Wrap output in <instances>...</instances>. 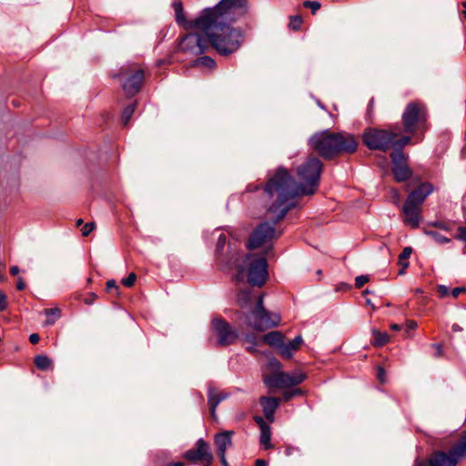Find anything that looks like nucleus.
<instances>
[{
	"mask_svg": "<svg viewBox=\"0 0 466 466\" xmlns=\"http://www.w3.org/2000/svg\"><path fill=\"white\" fill-rule=\"evenodd\" d=\"M34 363L38 370H47L52 366V360L46 355H37L35 357Z\"/></svg>",
	"mask_w": 466,
	"mask_h": 466,
	"instance_id": "c85d7f7f",
	"label": "nucleus"
},
{
	"mask_svg": "<svg viewBox=\"0 0 466 466\" xmlns=\"http://www.w3.org/2000/svg\"><path fill=\"white\" fill-rule=\"evenodd\" d=\"M373 105H374V98H371L370 103H369V111H371L372 108H373Z\"/></svg>",
	"mask_w": 466,
	"mask_h": 466,
	"instance_id": "69168bd1",
	"label": "nucleus"
},
{
	"mask_svg": "<svg viewBox=\"0 0 466 466\" xmlns=\"http://www.w3.org/2000/svg\"><path fill=\"white\" fill-rule=\"evenodd\" d=\"M438 292L441 298H444L449 295L450 289L448 287L441 285L438 287Z\"/></svg>",
	"mask_w": 466,
	"mask_h": 466,
	"instance_id": "a18cd8bd",
	"label": "nucleus"
},
{
	"mask_svg": "<svg viewBox=\"0 0 466 466\" xmlns=\"http://www.w3.org/2000/svg\"><path fill=\"white\" fill-rule=\"evenodd\" d=\"M303 343V339L301 335L296 336L292 340L285 343L282 341V344L279 346L278 354L286 360L292 359L294 353L298 351Z\"/></svg>",
	"mask_w": 466,
	"mask_h": 466,
	"instance_id": "a211bd4d",
	"label": "nucleus"
},
{
	"mask_svg": "<svg viewBox=\"0 0 466 466\" xmlns=\"http://www.w3.org/2000/svg\"><path fill=\"white\" fill-rule=\"evenodd\" d=\"M137 279V275L134 272L128 274V276L122 279V284L127 288L134 286Z\"/></svg>",
	"mask_w": 466,
	"mask_h": 466,
	"instance_id": "4c0bfd02",
	"label": "nucleus"
},
{
	"mask_svg": "<svg viewBox=\"0 0 466 466\" xmlns=\"http://www.w3.org/2000/svg\"><path fill=\"white\" fill-rule=\"evenodd\" d=\"M428 110L420 101L410 102L401 116L403 132L410 135H423L428 127Z\"/></svg>",
	"mask_w": 466,
	"mask_h": 466,
	"instance_id": "423d86ee",
	"label": "nucleus"
},
{
	"mask_svg": "<svg viewBox=\"0 0 466 466\" xmlns=\"http://www.w3.org/2000/svg\"><path fill=\"white\" fill-rule=\"evenodd\" d=\"M208 47V39L207 35L198 33H188L179 41L177 49L187 56H200L206 52Z\"/></svg>",
	"mask_w": 466,
	"mask_h": 466,
	"instance_id": "f8f14e48",
	"label": "nucleus"
},
{
	"mask_svg": "<svg viewBox=\"0 0 466 466\" xmlns=\"http://www.w3.org/2000/svg\"><path fill=\"white\" fill-rule=\"evenodd\" d=\"M464 458H466V431L461 434L449 451L435 450L425 459L417 458L414 466H456Z\"/></svg>",
	"mask_w": 466,
	"mask_h": 466,
	"instance_id": "20e7f679",
	"label": "nucleus"
},
{
	"mask_svg": "<svg viewBox=\"0 0 466 466\" xmlns=\"http://www.w3.org/2000/svg\"><path fill=\"white\" fill-rule=\"evenodd\" d=\"M192 66H205V67L212 69V68L216 67V62L210 56H199V57L196 58L192 62Z\"/></svg>",
	"mask_w": 466,
	"mask_h": 466,
	"instance_id": "c756f323",
	"label": "nucleus"
},
{
	"mask_svg": "<svg viewBox=\"0 0 466 466\" xmlns=\"http://www.w3.org/2000/svg\"><path fill=\"white\" fill-rule=\"evenodd\" d=\"M310 147L320 157L331 160L344 154H352L358 141L352 134L325 130L315 133L309 140Z\"/></svg>",
	"mask_w": 466,
	"mask_h": 466,
	"instance_id": "7ed1b4c3",
	"label": "nucleus"
},
{
	"mask_svg": "<svg viewBox=\"0 0 466 466\" xmlns=\"http://www.w3.org/2000/svg\"><path fill=\"white\" fill-rule=\"evenodd\" d=\"M377 378L381 383L386 381V371L381 366H379L377 369Z\"/></svg>",
	"mask_w": 466,
	"mask_h": 466,
	"instance_id": "37998d69",
	"label": "nucleus"
},
{
	"mask_svg": "<svg viewBox=\"0 0 466 466\" xmlns=\"http://www.w3.org/2000/svg\"><path fill=\"white\" fill-rule=\"evenodd\" d=\"M303 20L300 15L290 16L289 27L293 31H298L302 25Z\"/></svg>",
	"mask_w": 466,
	"mask_h": 466,
	"instance_id": "f704fd0d",
	"label": "nucleus"
},
{
	"mask_svg": "<svg viewBox=\"0 0 466 466\" xmlns=\"http://www.w3.org/2000/svg\"><path fill=\"white\" fill-rule=\"evenodd\" d=\"M392 174L397 182H405L412 176V170L408 165V156L404 153H390Z\"/></svg>",
	"mask_w": 466,
	"mask_h": 466,
	"instance_id": "2eb2a0df",
	"label": "nucleus"
},
{
	"mask_svg": "<svg viewBox=\"0 0 466 466\" xmlns=\"http://www.w3.org/2000/svg\"><path fill=\"white\" fill-rule=\"evenodd\" d=\"M253 420L260 429V444L263 445L266 450L271 449V430L269 425L260 416H255Z\"/></svg>",
	"mask_w": 466,
	"mask_h": 466,
	"instance_id": "6ab92c4d",
	"label": "nucleus"
},
{
	"mask_svg": "<svg viewBox=\"0 0 466 466\" xmlns=\"http://www.w3.org/2000/svg\"><path fill=\"white\" fill-rule=\"evenodd\" d=\"M322 168L323 164L319 158L315 157L308 158L298 168V176L303 182L299 186L288 169L279 167L276 170L264 187L265 193L271 200V204L267 208L270 223L268 221L260 223L251 231L246 244L248 249H256L279 237L280 233H277L275 225L297 206V196L309 195L316 191Z\"/></svg>",
	"mask_w": 466,
	"mask_h": 466,
	"instance_id": "f257e3e1",
	"label": "nucleus"
},
{
	"mask_svg": "<svg viewBox=\"0 0 466 466\" xmlns=\"http://www.w3.org/2000/svg\"><path fill=\"white\" fill-rule=\"evenodd\" d=\"M97 296L95 293H89L88 296L84 299L85 303L90 305L94 303Z\"/></svg>",
	"mask_w": 466,
	"mask_h": 466,
	"instance_id": "de8ad7c7",
	"label": "nucleus"
},
{
	"mask_svg": "<svg viewBox=\"0 0 466 466\" xmlns=\"http://www.w3.org/2000/svg\"><path fill=\"white\" fill-rule=\"evenodd\" d=\"M307 379V375L301 371L291 373L277 371L264 377L265 384L269 388L287 389L301 384Z\"/></svg>",
	"mask_w": 466,
	"mask_h": 466,
	"instance_id": "9b49d317",
	"label": "nucleus"
},
{
	"mask_svg": "<svg viewBox=\"0 0 466 466\" xmlns=\"http://www.w3.org/2000/svg\"><path fill=\"white\" fill-rule=\"evenodd\" d=\"M7 308L6 295L4 291L0 290V311L5 310Z\"/></svg>",
	"mask_w": 466,
	"mask_h": 466,
	"instance_id": "c03bdc74",
	"label": "nucleus"
},
{
	"mask_svg": "<svg viewBox=\"0 0 466 466\" xmlns=\"http://www.w3.org/2000/svg\"><path fill=\"white\" fill-rule=\"evenodd\" d=\"M184 462L182 461H177V462H172V463H169L167 466H184Z\"/></svg>",
	"mask_w": 466,
	"mask_h": 466,
	"instance_id": "0e129e2a",
	"label": "nucleus"
},
{
	"mask_svg": "<svg viewBox=\"0 0 466 466\" xmlns=\"http://www.w3.org/2000/svg\"><path fill=\"white\" fill-rule=\"evenodd\" d=\"M454 238L460 241H462L466 247V227H459L457 229V234Z\"/></svg>",
	"mask_w": 466,
	"mask_h": 466,
	"instance_id": "58836bf2",
	"label": "nucleus"
},
{
	"mask_svg": "<svg viewBox=\"0 0 466 466\" xmlns=\"http://www.w3.org/2000/svg\"><path fill=\"white\" fill-rule=\"evenodd\" d=\"M301 395H303L302 390L299 388H295L292 390H285L283 392V399L285 401H289L295 396H301Z\"/></svg>",
	"mask_w": 466,
	"mask_h": 466,
	"instance_id": "c9c22d12",
	"label": "nucleus"
},
{
	"mask_svg": "<svg viewBox=\"0 0 466 466\" xmlns=\"http://www.w3.org/2000/svg\"><path fill=\"white\" fill-rule=\"evenodd\" d=\"M424 233L431 237L438 244H447L451 242V239L449 238L442 236L437 231L425 229Z\"/></svg>",
	"mask_w": 466,
	"mask_h": 466,
	"instance_id": "72a5a7b5",
	"label": "nucleus"
},
{
	"mask_svg": "<svg viewBox=\"0 0 466 466\" xmlns=\"http://www.w3.org/2000/svg\"><path fill=\"white\" fill-rule=\"evenodd\" d=\"M463 7L465 8L464 11H463V15L466 19V1L462 4Z\"/></svg>",
	"mask_w": 466,
	"mask_h": 466,
	"instance_id": "774afa93",
	"label": "nucleus"
},
{
	"mask_svg": "<svg viewBox=\"0 0 466 466\" xmlns=\"http://www.w3.org/2000/svg\"><path fill=\"white\" fill-rule=\"evenodd\" d=\"M40 340V336L37 333H33L29 336V341L32 344H37Z\"/></svg>",
	"mask_w": 466,
	"mask_h": 466,
	"instance_id": "8fccbe9b",
	"label": "nucleus"
},
{
	"mask_svg": "<svg viewBox=\"0 0 466 466\" xmlns=\"http://www.w3.org/2000/svg\"><path fill=\"white\" fill-rule=\"evenodd\" d=\"M451 329L454 332L461 331L462 330V329L458 324H453L452 327H451Z\"/></svg>",
	"mask_w": 466,
	"mask_h": 466,
	"instance_id": "e2e57ef3",
	"label": "nucleus"
},
{
	"mask_svg": "<svg viewBox=\"0 0 466 466\" xmlns=\"http://www.w3.org/2000/svg\"><path fill=\"white\" fill-rule=\"evenodd\" d=\"M412 136L413 135L409 134L408 136L394 138L391 146L393 149L391 153H403V148L410 143Z\"/></svg>",
	"mask_w": 466,
	"mask_h": 466,
	"instance_id": "bb28decb",
	"label": "nucleus"
},
{
	"mask_svg": "<svg viewBox=\"0 0 466 466\" xmlns=\"http://www.w3.org/2000/svg\"><path fill=\"white\" fill-rule=\"evenodd\" d=\"M106 290L108 292L114 290L116 294L119 293V286L116 284V281L114 279H109L106 281Z\"/></svg>",
	"mask_w": 466,
	"mask_h": 466,
	"instance_id": "79ce46f5",
	"label": "nucleus"
},
{
	"mask_svg": "<svg viewBox=\"0 0 466 466\" xmlns=\"http://www.w3.org/2000/svg\"><path fill=\"white\" fill-rule=\"evenodd\" d=\"M417 328V322L415 320H407L406 322V329L407 332L410 330L415 329Z\"/></svg>",
	"mask_w": 466,
	"mask_h": 466,
	"instance_id": "09e8293b",
	"label": "nucleus"
},
{
	"mask_svg": "<svg viewBox=\"0 0 466 466\" xmlns=\"http://www.w3.org/2000/svg\"><path fill=\"white\" fill-rule=\"evenodd\" d=\"M303 6H304V7H306V8L310 9V10H311V13H312L313 15H315V14H316V12H317V11H319V10L320 9L321 5H320V3H319V2H318V1H309V0H307V1H305V2L303 3Z\"/></svg>",
	"mask_w": 466,
	"mask_h": 466,
	"instance_id": "e433bc0d",
	"label": "nucleus"
},
{
	"mask_svg": "<svg viewBox=\"0 0 466 466\" xmlns=\"http://www.w3.org/2000/svg\"><path fill=\"white\" fill-rule=\"evenodd\" d=\"M95 227L96 225L94 222L86 223L81 229L82 235L84 237H87L95 229Z\"/></svg>",
	"mask_w": 466,
	"mask_h": 466,
	"instance_id": "ea45409f",
	"label": "nucleus"
},
{
	"mask_svg": "<svg viewBox=\"0 0 466 466\" xmlns=\"http://www.w3.org/2000/svg\"><path fill=\"white\" fill-rule=\"evenodd\" d=\"M243 317L245 323L258 331H265L277 327L281 320L279 314L266 309L263 295L257 298L255 307L245 313Z\"/></svg>",
	"mask_w": 466,
	"mask_h": 466,
	"instance_id": "0eeeda50",
	"label": "nucleus"
},
{
	"mask_svg": "<svg viewBox=\"0 0 466 466\" xmlns=\"http://www.w3.org/2000/svg\"><path fill=\"white\" fill-rule=\"evenodd\" d=\"M373 347L380 348L386 345L390 341V335L387 332H380L376 329H371Z\"/></svg>",
	"mask_w": 466,
	"mask_h": 466,
	"instance_id": "393cba45",
	"label": "nucleus"
},
{
	"mask_svg": "<svg viewBox=\"0 0 466 466\" xmlns=\"http://www.w3.org/2000/svg\"><path fill=\"white\" fill-rule=\"evenodd\" d=\"M268 461L263 459H257L255 461V466H268Z\"/></svg>",
	"mask_w": 466,
	"mask_h": 466,
	"instance_id": "4d7b16f0",
	"label": "nucleus"
},
{
	"mask_svg": "<svg viewBox=\"0 0 466 466\" xmlns=\"http://www.w3.org/2000/svg\"><path fill=\"white\" fill-rule=\"evenodd\" d=\"M45 315L47 317L46 325H53L56 319L61 316V311L58 308H51L44 309Z\"/></svg>",
	"mask_w": 466,
	"mask_h": 466,
	"instance_id": "473e14b6",
	"label": "nucleus"
},
{
	"mask_svg": "<svg viewBox=\"0 0 466 466\" xmlns=\"http://www.w3.org/2000/svg\"><path fill=\"white\" fill-rule=\"evenodd\" d=\"M402 211L405 216L404 223L412 228H417L422 220L421 208L405 202Z\"/></svg>",
	"mask_w": 466,
	"mask_h": 466,
	"instance_id": "f3484780",
	"label": "nucleus"
},
{
	"mask_svg": "<svg viewBox=\"0 0 466 466\" xmlns=\"http://www.w3.org/2000/svg\"><path fill=\"white\" fill-rule=\"evenodd\" d=\"M211 328L218 337V346L219 347L233 344L238 337L237 330L220 317L212 319Z\"/></svg>",
	"mask_w": 466,
	"mask_h": 466,
	"instance_id": "ddd939ff",
	"label": "nucleus"
},
{
	"mask_svg": "<svg viewBox=\"0 0 466 466\" xmlns=\"http://www.w3.org/2000/svg\"><path fill=\"white\" fill-rule=\"evenodd\" d=\"M433 226L438 227L441 229L448 230V226L445 223L442 222H436L433 224Z\"/></svg>",
	"mask_w": 466,
	"mask_h": 466,
	"instance_id": "680f3d73",
	"label": "nucleus"
},
{
	"mask_svg": "<svg viewBox=\"0 0 466 466\" xmlns=\"http://www.w3.org/2000/svg\"><path fill=\"white\" fill-rule=\"evenodd\" d=\"M228 394L220 392L215 388H209L208 392V402L209 406L210 416L213 420L217 419L216 409L218 405L227 399Z\"/></svg>",
	"mask_w": 466,
	"mask_h": 466,
	"instance_id": "4be33fe9",
	"label": "nucleus"
},
{
	"mask_svg": "<svg viewBox=\"0 0 466 466\" xmlns=\"http://www.w3.org/2000/svg\"><path fill=\"white\" fill-rule=\"evenodd\" d=\"M248 0H220L214 7H208L193 19L189 26H198L208 43L219 55L227 56L236 52L244 41L239 28L230 25L238 9L247 8Z\"/></svg>",
	"mask_w": 466,
	"mask_h": 466,
	"instance_id": "f03ea898",
	"label": "nucleus"
},
{
	"mask_svg": "<svg viewBox=\"0 0 466 466\" xmlns=\"http://www.w3.org/2000/svg\"><path fill=\"white\" fill-rule=\"evenodd\" d=\"M83 222H84V221H83V219H82V218H78V219L76 220V226H77V227H79L80 225H82V224H83Z\"/></svg>",
	"mask_w": 466,
	"mask_h": 466,
	"instance_id": "338daca9",
	"label": "nucleus"
},
{
	"mask_svg": "<svg viewBox=\"0 0 466 466\" xmlns=\"http://www.w3.org/2000/svg\"><path fill=\"white\" fill-rule=\"evenodd\" d=\"M400 127L394 126L391 129L368 127L362 134L363 144L370 150L387 152L391 148L393 139L399 137Z\"/></svg>",
	"mask_w": 466,
	"mask_h": 466,
	"instance_id": "6e6552de",
	"label": "nucleus"
},
{
	"mask_svg": "<svg viewBox=\"0 0 466 466\" xmlns=\"http://www.w3.org/2000/svg\"><path fill=\"white\" fill-rule=\"evenodd\" d=\"M401 328H402V326H401V325H400V324H396V323H392V324H390V329L391 330H394V331H399V330H400V329H401Z\"/></svg>",
	"mask_w": 466,
	"mask_h": 466,
	"instance_id": "bf43d9fd",
	"label": "nucleus"
},
{
	"mask_svg": "<svg viewBox=\"0 0 466 466\" xmlns=\"http://www.w3.org/2000/svg\"><path fill=\"white\" fill-rule=\"evenodd\" d=\"M228 394L220 392L215 388H209L208 392V402L209 406L210 416L213 420L217 419L216 409L218 405L227 399Z\"/></svg>",
	"mask_w": 466,
	"mask_h": 466,
	"instance_id": "412c9836",
	"label": "nucleus"
},
{
	"mask_svg": "<svg viewBox=\"0 0 466 466\" xmlns=\"http://www.w3.org/2000/svg\"><path fill=\"white\" fill-rule=\"evenodd\" d=\"M262 408H263V413L266 412H274L278 409L280 403V400L276 397H266L263 396L260 398L259 400Z\"/></svg>",
	"mask_w": 466,
	"mask_h": 466,
	"instance_id": "b1692460",
	"label": "nucleus"
},
{
	"mask_svg": "<svg viewBox=\"0 0 466 466\" xmlns=\"http://www.w3.org/2000/svg\"><path fill=\"white\" fill-rule=\"evenodd\" d=\"M294 451H299V449L298 448H295V447H291V446H288L286 449H285V455L287 456H290L293 454Z\"/></svg>",
	"mask_w": 466,
	"mask_h": 466,
	"instance_id": "864d4df0",
	"label": "nucleus"
},
{
	"mask_svg": "<svg viewBox=\"0 0 466 466\" xmlns=\"http://www.w3.org/2000/svg\"><path fill=\"white\" fill-rule=\"evenodd\" d=\"M16 289L18 290H24L25 289V283L22 278H18L17 283H16Z\"/></svg>",
	"mask_w": 466,
	"mask_h": 466,
	"instance_id": "603ef678",
	"label": "nucleus"
},
{
	"mask_svg": "<svg viewBox=\"0 0 466 466\" xmlns=\"http://www.w3.org/2000/svg\"><path fill=\"white\" fill-rule=\"evenodd\" d=\"M274 412H266L264 413L265 415V418L269 421V422H273L274 420Z\"/></svg>",
	"mask_w": 466,
	"mask_h": 466,
	"instance_id": "052dcab7",
	"label": "nucleus"
},
{
	"mask_svg": "<svg viewBox=\"0 0 466 466\" xmlns=\"http://www.w3.org/2000/svg\"><path fill=\"white\" fill-rule=\"evenodd\" d=\"M411 253H412V248L410 247H406L402 249L401 253L399 255L398 260H399V264L401 266V268L399 270V275H403L405 273L406 268L410 265L408 259L410 258Z\"/></svg>",
	"mask_w": 466,
	"mask_h": 466,
	"instance_id": "cd10ccee",
	"label": "nucleus"
},
{
	"mask_svg": "<svg viewBox=\"0 0 466 466\" xmlns=\"http://www.w3.org/2000/svg\"><path fill=\"white\" fill-rule=\"evenodd\" d=\"M432 191L433 186L431 183H421L409 194L405 202L421 208L423 202Z\"/></svg>",
	"mask_w": 466,
	"mask_h": 466,
	"instance_id": "dca6fc26",
	"label": "nucleus"
},
{
	"mask_svg": "<svg viewBox=\"0 0 466 466\" xmlns=\"http://www.w3.org/2000/svg\"><path fill=\"white\" fill-rule=\"evenodd\" d=\"M227 244V236L224 233H221L218 238L216 245V257L218 259V263L221 270L223 271H230L233 268L237 269V274L235 275V279L237 282H240L244 280V266L240 264V261L243 258V254L239 250H234L230 252L229 258H225L222 257V251Z\"/></svg>",
	"mask_w": 466,
	"mask_h": 466,
	"instance_id": "1a4fd4ad",
	"label": "nucleus"
},
{
	"mask_svg": "<svg viewBox=\"0 0 466 466\" xmlns=\"http://www.w3.org/2000/svg\"><path fill=\"white\" fill-rule=\"evenodd\" d=\"M19 268L17 266H12L10 268V274L13 276H16L19 273Z\"/></svg>",
	"mask_w": 466,
	"mask_h": 466,
	"instance_id": "13d9d810",
	"label": "nucleus"
},
{
	"mask_svg": "<svg viewBox=\"0 0 466 466\" xmlns=\"http://www.w3.org/2000/svg\"><path fill=\"white\" fill-rule=\"evenodd\" d=\"M173 8L176 14V21L178 25H181L187 30L198 29V26H189L190 23L193 22V20L186 19L182 2H174Z\"/></svg>",
	"mask_w": 466,
	"mask_h": 466,
	"instance_id": "5701e85b",
	"label": "nucleus"
},
{
	"mask_svg": "<svg viewBox=\"0 0 466 466\" xmlns=\"http://www.w3.org/2000/svg\"><path fill=\"white\" fill-rule=\"evenodd\" d=\"M136 107H137V101H134L133 103L129 104L128 106H127L124 108L122 115H121V121L124 126H127L128 124L130 118L132 117V116L136 110Z\"/></svg>",
	"mask_w": 466,
	"mask_h": 466,
	"instance_id": "2f4dec72",
	"label": "nucleus"
},
{
	"mask_svg": "<svg viewBox=\"0 0 466 466\" xmlns=\"http://www.w3.org/2000/svg\"><path fill=\"white\" fill-rule=\"evenodd\" d=\"M113 78L120 81L122 89L127 97L138 94L144 85L146 78V67L144 65L136 62H127L123 65Z\"/></svg>",
	"mask_w": 466,
	"mask_h": 466,
	"instance_id": "39448f33",
	"label": "nucleus"
},
{
	"mask_svg": "<svg viewBox=\"0 0 466 466\" xmlns=\"http://www.w3.org/2000/svg\"><path fill=\"white\" fill-rule=\"evenodd\" d=\"M184 458L191 463L202 462L203 466H209L213 461L209 446L203 439L198 440L196 448L187 451L184 453Z\"/></svg>",
	"mask_w": 466,
	"mask_h": 466,
	"instance_id": "4468645a",
	"label": "nucleus"
},
{
	"mask_svg": "<svg viewBox=\"0 0 466 466\" xmlns=\"http://www.w3.org/2000/svg\"><path fill=\"white\" fill-rule=\"evenodd\" d=\"M463 292H466V288L457 287L451 290V295L453 298H457L461 293H463Z\"/></svg>",
	"mask_w": 466,
	"mask_h": 466,
	"instance_id": "49530a36",
	"label": "nucleus"
},
{
	"mask_svg": "<svg viewBox=\"0 0 466 466\" xmlns=\"http://www.w3.org/2000/svg\"><path fill=\"white\" fill-rule=\"evenodd\" d=\"M251 301L250 290H240L237 295V302L242 309L247 308Z\"/></svg>",
	"mask_w": 466,
	"mask_h": 466,
	"instance_id": "7c9ffc66",
	"label": "nucleus"
},
{
	"mask_svg": "<svg viewBox=\"0 0 466 466\" xmlns=\"http://www.w3.org/2000/svg\"><path fill=\"white\" fill-rule=\"evenodd\" d=\"M244 263L247 265L248 282L252 287H262L268 279V261L264 256L247 254ZM246 273L244 272V276Z\"/></svg>",
	"mask_w": 466,
	"mask_h": 466,
	"instance_id": "9d476101",
	"label": "nucleus"
},
{
	"mask_svg": "<svg viewBox=\"0 0 466 466\" xmlns=\"http://www.w3.org/2000/svg\"><path fill=\"white\" fill-rule=\"evenodd\" d=\"M263 341L269 345L276 347L279 350V344H282L283 335L279 331H270L263 336Z\"/></svg>",
	"mask_w": 466,
	"mask_h": 466,
	"instance_id": "a878e982",
	"label": "nucleus"
},
{
	"mask_svg": "<svg viewBox=\"0 0 466 466\" xmlns=\"http://www.w3.org/2000/svg\"><path fill=\"white\" fill-rule=\"evenodd\" d=\"M218 456L219 457L223 466H228V462L227 461L226 459V452H223L222 455L220 453H218Z\"/></svg>",
	"mask_w": 466,
	"mask_h": 466,
	"instance_id": "6e6d98bb",
	"label": "nucleus"
},
{
	"mask_svg": "<svg viewBox=\"0 0 466 466\" xmlns=\"http://www.w3.org/2000/svg\"><path fill=\"white\" fill-rule=\"evenodd\" d=\"M234 434L233 431H224L222 432L217 433L214 437V443L217 447V452L222 455L223 452L227 451V449L231 447L232 436Z\"/></svg>",
	"mask_w": 466,
	"mask_h": 466,
	"instance_id": "aec40b11",
	"label": "nucleus"
},
{
	"mask_svg": "<svg viewBox=\"0 0 466 466\" xmlns=\"http://www.w3.org/2000/svg\"><path fill=\"white\" fill-rule=\"evenodd\" d=\"M269 364H270V366L272 368H276V369H280L281 368V363L277 359H275V358L270 360Z\"/></svg>",
	"mask_w": 466,
	"mask_h": 466,
	"instance_id": "5fc2aeb1",
	"label": "nucleus"
},
{
	"mask_svg": "<svg viewBox=\"0 0 466 466\" xmlns=\"http://www.w3.org/2000/svg\"><path fill=\"white\" fill-rule=\"evenodd\" d=\"M369 281L368 276L360 275L355 279V287L357 289L362 288Z\"/></svg>",
	"mask_w": 466,
	"mask_h": 466,
	"instance_id": "a19ab883",
	"label": "nucleus"
},
{
	"mask_svg": "<svg viewBox=\"0 0 466 466\" xmlns=\"http://www.w3.org/2000/svg\"><path fill=\"white\" fill-rule=\"evenodd\" d=\"M432 347L435 349L436 350V353H435V356L436 357H441L442 356L443 354V350H442V346L441 344H433Z\"/></svg>",
	"mask_w": 466,
	"mask_h": 466,
	"instance_id": "3c124183",
	"label": "nucleus"
}]
</instances>
